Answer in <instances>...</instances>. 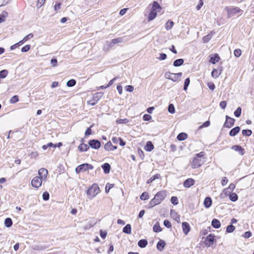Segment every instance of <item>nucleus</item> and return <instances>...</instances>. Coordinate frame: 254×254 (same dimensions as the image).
I'll return each mask as SVG.
<instances>
[{
  "label": "nucleus",
  "mask_w": 254,
  "mask_h": 254,
  "mask_svg": "<svg viewBox=\"0 0 254 254\" xmlns=\"http://www.w3.org/2000/svg\"><path fill=\"white\" fill-rule=\"evenodd\" d=\"M167 195V191L165 190L158 192L149 203V207L152 208L154 206L161 203Z\"/></svg>",
  "instance_id": "f257e3e1"
},
{
  "label": "nucleus",
  "mask_w": 254,
  "mask_h": 254,
  "mask_svg": "<svg viewBox=\"0 0 254 254\" xmlns=\"http://www.w3.org/2000/svg\"><path fill=\"white\" fill-rule=\"evenodd\" d=\"M99 188L97 184L92 185L87 190V194L89 199L94 197L99 192Z\"/></svg>",
  "instance_id": "f03ea898"
},
{
  "label": "nucleus",
  "mask_w": 254,
  "mask_h": 254,
  "mask_svg": "<svg viewBox=\"0 0 254 254\" xmlns=\"http://www.w3.org/2000/svg\"><path fill=\"white\" fill-rule=\"evenodd\" d=\"M225 10L227 12V16L228 18L234 16L237 13H240L243 11L238 7H228L225 8Z\"/></svg>",
  "instance_id": "7ed1b4c3"
},
{
  "label": "nucleus",
  "mask_w": 254,
  "mask_h": 254,
  "mask_svg": "<svg viewBox=\"0 0 254 254\" xmlns=\"http://www.w3.org/2000/svg\"><path fill=\"white\" fill-rule=\"evenodd\" d=\"M42 181L43 179L40 177H35L31 181V185L33 187L38 189L41 186Z\"/></svg>",
  "instance_id": "20e7f679"
},
{
  "label": "nucleus",
  "mask_w": 254,
  "mask_h": 254,
  "mask_svg": "<svg viewBox=\"0 0 254 254\" xmlns=\"http://www.w3.org/2000/svg\"><path fill=\"white\" fill-rule=\"evenodd\" d=\"M93 167L91 165L88 164H83L76 167L75 171L77 173H79L80 172H83L88 170L90 169H92Z\"/></svg>",
  "instance_id": "39448f33"
},
{
  "label": "nucleus",
  "mask_w": 254,
  "mask_h": 254,
  "mask_svg": "<svg viewBox=\"0 0 254 254\" xmlns=\"http://www.w3.org/2000/svg\"><path fill=\"white\" fill-rule=\"evenodd\" d=\"M234 119L230 118L228 116H226V121L224 124V127L227 128H230L234 125Z\"/></svg>",
  "instance_id": "423d86ee"
},
{
  "label": "nucleus",
  "mask_w": 254,
  "mask_h": 254,
  "mask_svg": "<svg viewBox=\"0 0 254 254\" xmlns=\"http://www.w3.org/2000/svg\"><path fill=\"white\" fill-rule=\"evenodd\" d=\"M89 145L92 148L98 149L101 146V143L98 140L93 139V140L89 141Z\"/></svg>",
  "instance_id": "0eeeda50"
},
{
  "label": "nucleus",
  "mask_w": 254,
  "mask_h": 254,
  "mask_svg": "<svg viewBox=\"0 0 254 254\" xmlns=\"http://www.w3.org/2000/svg\"><path fill=\"white\" fill-rule=\"evenodd\" d=\"M48 171L44 168H41L38 171V175L40 178H42L43 181H45L48 175Z\"/></svg>",
  "instance_id": "6e6552de"
},
{
  "label": "nucleus",
  "mask_w": 254,
  "mask_h": 254,
  "mask_svg": "<svg viewBox=\"0 0 254 254\" xmlns=\"http://www.w3.org/2000/svg\"><path fill=\"white\" fill-rule=\"evenodd\" d=\"M214 242V236L211 234H209L208 236H207L205 241V245L207 247H210Z\"/></svg>",
  "instance_id": "1a4fd4ad"
},
{
  "label": "nucleus",
  "mask_w": 254,
  "mask_h": 254,
  "mask_svg": "<svg viewBox=\"0 0 254 254\" xmlns=\"http://www.w3.org/2000/svg\"><path fill=\"white\" fill-rule=\"evenodd\" d=\"M182 225L183 232L185 235H188L190 230L189 224L186 222H184L182 223Z\"/></svg>",
  "instance_id": "9d476101"
},
{
  "label": "nucleus",
  "mask_w": 254,
  "mask_h": 254,
  "mask_svg": "<svg viewBox=\"0 0 254 254\" xmlns=\"http://www.w3.org/2000/svg\"><path fill=\"white\" fill-rule=\"evenodd\" d=\"M194 180L191 178H189L184 182L183 185L185 188H189L193 186L194 184Z\"/></svg>",
  "instance_id": "9b49d317"
},
{
  "label": "nucleus",
  "mask_w": 254,
  "mask_h": 254,
  "mask_svg": "<svg viewBox=\"0 0 254 254\" xmlns=\"http://www.w3.org/2000/svg\"><path fill=\"white\" fill-rule=\"evenodd\" d=\"M165 77L167 79L172 80L173 81H177L176 76L175 73H173L170 72H167L165 74Z\"/></svg>",
  "instance_id": "f8f14e48"
},
{
  "label": "nucleus",
  "mask_w": 254,
  "mask_h": 254,
  "mask_svg": "<svg viewBox=\"0 0 254 254\" xmlns=\"http://www.w3.org/2000/svg\"><path fill=\"white\" fill-rule=\"evenodd\" d=\"M170 214L171 217L178 223L180 222V216L174 210H171Z\"/></svg>",
  "instance_id": "ddd939ff"
},
{
  "label": "nucleus",
  "mask_w": 254,
  "mask_h": 254,
  "mask_svg": "<svg viewBox=\"0 0 254 254\" xmlns=\"http://www.w3.org/2000/svg\"><path fill=\"white\" fill-rule=\"evenodd\" d=\"M104 148L106 150H114L117 148V146H114L112 145L111 142L109 141L106 143L104 146Z\"/></svg>",
  "instance_id": "4468645a"
},
{
  "label": "nucleus",
  "mask_w": 254,
  "mask_h": 254,
  "mask_svg": "<svg viewBox=\"0 0 254 254\" xmlns=\"http://www.w3.org/2000/svg\"><path fill=\"white\" fill-rule=\"evenodd\" d=\"M161 9V7L157 1H154L152 4V10L156 11L157 12H160Z\"/></svg>",
  "instance_id": "2eb2a0df"
},
{
  "label": "nucleus",
  "mask_w": 254,
  "mask_h": 254,
  "mask_svg": "<svg viewBox=\"0 0 254 254\" xmlns=\"http://www.w3.org/2000/svg\"><path fill=\"white\" fill-rule=\"evenodd\" d=\"M232 148L242 155L244 153V149L240 145H234Z\"/></svg>",
  "instance_id": "dca6fc26"
},
{
  "label": "nucleus",
  "mask_w": 254,
  "mask_h": 254,
  "mask_svg": "<svg viewBox=\"0 0 254 254\" xmlns=\"http://www.w3.org/2000/svg\"><path fill=\"white\" fill-rule=\"evenodd\" d=\"M220 60V57L217 54H215L213 55H212L210 57V62H211L213 64H215L216 63L218 62Z\"/></svg>",
  "instance_id": "f3484780"
},
{
  "label": "nucleus",
  "mask_w": 254,
  "mask_h": 254,
  "mask_svg": "<svg viewBox=\"0 0 254 254\" xmlns=\"http://www.w3.org/2000/svg\"><path fill=\"white\" fill-rule=\"evenodd\" d=\"M240 130L239 127H236L232 128L229 132V135L231 136H235Z\"/></svg>",
  "instance_id": "a211bd4d"
},
{
  "label": "nucleus",
  "mask_w": 254,
  "mask_h": 254,
  "mask_svg": "<svg viewBox=\"0 0 254 254\" xmlns=\"http://www.w3.org/2000/svg\"><path fill=\"white\" fill-rule=\"evenodd\" d=\"M202 163L200 162V160H192L191 166L192 168L195 169L200 166Z\"/></svg>",
  "instance_id": "6ab92c4d"
},
{
  "label": "nucleus",
  "mask_w": 254,
  "mask_h": 254,
  "mask_svg": "<svg viewBox=\"0 0 254 254\" xmlns=\"http://www.w3.org/2000/svg\"><path fill=\"white\" fill-rule=\"evenodd\" d=\"M212 204L211 198L209 197H207L205 198L204 201V205L206 208H209Z\"/></svg>",
  "instance_id": "aec40b11"
},
{
  "label": "nucleus",
  "mask_w": 254,
  "mask_h": 254,
  "mask_svg": "<svg viewBox=\"0 0 254 254\" xmlns=\"http://www.w3.org/2000/svg\"><path fill=\"white\" fill-rule=\"evenodd\" d=\"M102 168L104 170V172L105 174H108L110 172L111 167L109 164L108 163H104L102 165Z\"/></svg>",
  "instance_id": "412c9836"
},
{
  "label": "nucleus",
  "mask_w": 254,
  "mask_h": 254,
  "mask_svg": "<svg viewBox=\"0 0 254 254\" xmlns=\"http://www.w3.org/2000/svg\"><path fill=\"white\" fill-rule=\"evenodd\" d=\"M211 225L215 228H219L221 226L220 222L216 219H213L211 222Z\"/></svg>",
  "instance_id": "4be33fe9"
},
{
  "label": "nucleus",
  "mask_w": 254,
  "mask_h": 254,
  "mask_svg": "<svg viewBox=\"0 0 254 254\" xmlns=\"http://www.w3.org/2000/svg\"><path fill=\"white\" fill-rule=\"evenodd\" d=\"M145 149L147 151H150L154 148V146L151 141H147L144 147Z\"/></svg>",
  "instance_id": "5701e85b"
},
{
  "label": "nucleus",
  "mask_w": 254,
  "mask_h": 254,
  "mask_svg": "<svg viewBox=\"0 0 254 254\" xmlns=\"http://www.w3.org/2000/svg\"><path fill=\"white\" fill-rule=\"evenodd\" d=\"M147 244V241L145 239H142L138 242V246L141 248H145Z\"/></svg>",
  "instance_id": "b1692460"
},
{
  "label": "nucleus",
  "mask_w": 254,
  "mask_h": 254,
  "mask_svg": "<svg viewBox=\"0 0 254 254\" xmlns=\"http://www.w3.org/2000/svg\"><path fill=\"white\" fill-rule=\"evenodd\" d=\"M8 12L3 11L2 12V13L0 14V23L4 21L5 19L8 16Z\"/></svg>",
  "instance_id": "393cba45"
},
{
  "label": "nucleus",
  "mask_w": 254,
  "mask_h": 254,
  "mask_svg": "<svg viewBox=\"0 0 254 254\" xmlns=\"http://www.w3.org/2000/svg\"><path fill=\"white\" fill-rule=\"evenodd\" d=\"M188 137V135L187 133L184 132H182L179 133L177 136V139L180 141L184 140Z\"/></svg>",
  "instance_id": "a878e982"
},
{
  "label": "nucleus",
  "mask_w": 254,
  "mask_h": 254,
  "mask_svg": "<svg viewBox=\"0 0 254 254\" xmlns=\"http://www.w3.org/2000/svg\"><path fill=\"white\" fill-rule=\"evenodd\" d=\"M184 62V61L183 59H179L175 60L174 62L173 65L174 66L178 67V66L182 65L183 64Z\"/></svg>",
  "instance_id": "bb28decb"
},
{
  "label": "nucleus",
  "mask_w": 254,
  "mask_h": 254,
  "mask_svg": "<svg viewBox=\"0 0 254 254\" xmlns=\"http://www.w3.org/2000/svg\"><path fill=\"white\" fill-rule=\"evenodd\" d=\"M157 16V12L151 10L149 14L148 20L151 21L153 20Z\"/></svg>",
  "instance_id": "cd10ccee"
},
{
  "label": "nucleus",
  "mask_w": 254,
  "mask_h": 254,
  "mask_svg": "<svg viewBox=\"0 0 254 254\" xmlns=\"http://www.w3.org/2000/svg\"><path fill=\"white\" fill-rule=\"evenodd\" d=\"M174 23L173 21L171 20H168L165 24V28L167 30H170L172 28Z\"/></svg>",
  "instance_id": "c85d7f7f"
},
{
  "label": "nucleus",
  "mask_w": 254,
  "mask_h": 254,
  "mask_svg": "<svg viewBox=\"0 0 254 254\" xmlns=\"http://www.w3.org/2000/svg\"><path fill=\"white\" fill-rule=\"evenodd\" d=\"M165 245V242L163 241L160 240L157 243V248L158 250L162 251L164 249Z\"/></svg>",
  "instance_id": "c756f323"
},
{
  "label": "nucleus",
  "mask_w": 254,
  "mask_h": 254,
  "mask_svg": "<svg viewBox=\"0 0 254 254\" xmlns=\"http://www.w3.org/2000/svg\"><path fill=\"white\" fill-rule=\"evenodd\" d=\"M89 148V146L86 144H84V143H81L79 146H78V149L81 151H86Z\"/></svg>",
  "instance_id": "7c9ffc66"
},
{
  "label": "nucleus",
  "mask_w": 254,
  "mask_h": 254,
  "mask_svg": "<svg viewBox=\"0 0 254 254\" xmlns=\"http://www.w3.org/2000/svg\"><path fill=\"white\" fill-rule=\"evenodd\" d=\"M124 233L129 234L131 233V225L127 224L123 230Z\"/></svg>",
  "instance_id": "2f4dec72"
},
{
  "label": "nucleus",
  "mask_w": 254,
  "mask_h": 254,
  "mask_svg": "<svg viewBox=\"0 0 254 254\" xmlns=\"http://www.w3.org/2000/svg\"><path fill=\"white\" fill-rule=\"evenodd\" d=\"M235 188V185L233 184H231L228 188L225 189L223 190V192L224 193H227L228 192H229V190H231V191H232L234 190Z\"/></svg>",
  "instance_id": "473e14b6"
},
{
  "label": "nucleus",
  "mask_w": 254,
  "mask_h": 254,
  "mask_svg": "<svg viewBox=\"0 0 254 254\" xmlns=\"http://www.w3.org/2000/svg\"><path fill=\"white\" fill-rule=\"evenodd\" d=\"M153 230L155 232H160L162 231V229L158 222L154 225Z\"/></svg>",
  "instance_id": "72a5a7b5"
},
{
  "label": "nucleus",
  "mask_w": 254,
  "mask_h": 254,
  "mask_svg": "<svg viewBox=\"0 0 254 254\" xmlns=\"http://www.w3.org/2000/svg\"><path fill=\"white\" fill-rule=\"evenodd\" d=\"M4 225L6 227H10L12 225V221L11 218H7L5 219Z\"/></svg>",
  "instance_id": "f704fd0d"
},
{
  "label": "nucleus",
  "mask_w": 254,
  "mask_h": 254,
  "mask_svg": "<svg viewBox=\"0 0 254 254\" xmlns=\"http://www.w3.org/2000/svg\"><path fill=\"white\" fill-rule=\"evenodd\" d=\"M230 199L232 201H236L238 200V196L236 193H231L229 195Z\"/></svg>",
  "instance_id": "c9c22d12"
},
{
  "label": "nucleus",
  "mask_w": 254,
  "mask_h": 254,
  "mask_svg": "<svg viewBox=\"0 0 254 254\" xmlns=\"http://www.w3.org/2000/svg\"><path fill=\"white\" fill-rule=\"evenodd\" d=\"M46 248L47 247L45 246L35 245L33 247V249L35 251H42Z\"/></svg>",
  "instance_id": "e433bc0d"
},
{
  "label": "nucleus",
  "mask_w": 254,
  "mask_h": 254,
  "mask_svg": "<svg viewBox=\"0 0 254 254\" xmlns=\"http://www.w3.org/2000/svg\"><path fill=\"white\" fill-rule=\"evenodd\" d=\"M220 74L221 72H219L216 69H214L211 72V75L214 78H217Z\"/></svg>",
  "instance_id": "4c0bfd02"
},
{
  "label": "nucleus",
  "mask_w": 254,
  "mask_h": 254,
  "mask_svg": "<svg viewBox=\"0 0 254 254\" xmlns=\"http://www.w3.org/2000/svg\"><path fill=\"white\" fill-rule=\"evenodd\" d=\"M242 133L243 135L249 136L252 134V131L251 129H243Z\"/></svg>",
  "instance_id": "58836bf2"
},
{
  "label": "nucleus",
  "mask_w": 254,
  "mask_h": 254,
  "mask_svg": "<svg viewBox=\"0 0 254 254\" xmlns=\"http://www.w3.org/2000/svg\"><path fill=\"white\" fill-rule=\"evenodd\" d=\"M212 38L211 34H208L204 36L202 38L203 43H207Z\"/></svg>",
  "instance_id": "ea45409f"
},
{
  "label": "nucleus",
  "mask_w": 254,
  "mask_h": 254,
  "mask_svg": "<svg viewBox=\"0 0 254 254\" xmlns=\"http://www.w3.org/2000/svg\"><path fill=\"white\" fill-rule=\"evenodd\" d=\"M8 73V71L7 70L3 69L0 71V78H5Z\"/></svg>",
  "instance_id": "a19ab883"
},
{
  "label": "nucleus",
  "mask_w": 254,
  "mask_h": 254,
  "mask_svg": "<svg viewBox=\"0 0 254 254\" xmlns=\"http://www.w3.org/2000/svg\"><path fill=\"white\" fill-rule=\"evenodd\" d=\"M235 230V227L232 225H230L227 227L226 232L227 233H232Z\"/></svg>",
  "instance_id": "79ce46f5"
},
{
  "label": "nucleus",
  "mask_w": 254,
  "mask_h": 254,
  "mask_svg": "<svg viewBox=\"0 0 254 254\" xmlns=\"http://www.w3.org/2000/svg\"><path fill=\"white\" fill-rule=\"evenodd\" d=\"M76 84V81L74 79H70L66 82V86L68 87H72Z\"/></svg>",
  "instance_id": "37998d69"
},
{
  "label": "nucleus",
  "mask_w": 254,
  "mask_h": 254,
  "mask_svg": "<svg viewBox=\"0 0 254 254\" xmlns=\"http://www.w3.org/2000/svg\"><path fill=\"white\" fill-rule=\"evenodd\" d=\"M140 198L142 200H147L149 198V194L147 192H144L142 193Z\"/></svg>",
  "instance_id": "c03bdc74"
},
{
  "label": "nucleus",
  "mask_w": 254,
  "mask_h": 254,
  "mask_svg": "<svg viewBox=\"0 0 254 254\" xmlns=\"http://www.w3.org/2000/svg\"><path fill=\"white\" fill-rule=\"evenodd\" d=\"M190 83V79L189 78H187L185 79L184 85V90H187L188 87L189 86Z\"/></svg>",
  "instance_id": "a18cd8bd"
},
{
  "label": "nucleus",
  "mask_w": 254,
  "mask_h": 254,
  "mask_svg": "<svg viewBox=\"0 0 254 254\" xmlns=\"http://www.w3.org/2000/svg\"><path fill=\"white\" fill-rule=\"evenodd\" d=\"M122 42H123V39L122 38H118L113 39L111 42L110 45H111L112 44H117L119 43H121Z\"/></svg>",
  "instance_id": "49530a36"
},
{
  "label": "nucleus",
  "mask_w": 254,
  "mask_h": 254,
  "mask_svg": "<svg viewBox=\"0 0 254 254\" xmlns=\"http://www.w3.org/2000/svg\"><path fill=\"white\" fill-rule=\"evenodd\" d=\"M242 109L241 107H238L236 110L234 112V115L236 117H239L241 115Z\"/></svg>",
  "instance_id": "de8ad7c7"
},
{
  "label": "nucleus",
  "mask_w": 254,
  "mask_h": 254,
  "mask_svg": "<svg viewBox=\"0 0 254 254\" xmlns=\"http://www.w3.org/2000/svg\"><path fill=\"white\" fill-rule=\"evenodd\" d=\"M168 111L171 114H174L175 112L174 106L172 104H169L168 106Z\"/></svg>",
  "instance_id": "09e8293b"
},
{
  "label": "nucleus",
  "mask_w": 254,
  "mask_h": 254,
  "mask_svg": "<svg viewBox=\"0 0 254 254\" xmlns=\"http://www.w3.org/2000/svg\"><path fill=\"white\" fill-rule=\"evenodd\" d=\"M18 101V96L14 95L10 100V103L14 104Z\"/></svg>",
  "instance_id": "8fccbe9b"
},
{
  "label": "nucleus",
  "mask_w": 254,
  "mask_h": 254,
  "mask_svg": "<svg viewBox=\"0 0 254 254\" xmlns=\"http://www.w3.org/2000/svg\"><path fill=\"white\" fill-rule=\"evenodd\" d=\"M117 124H127L128 122V120L127 119H118L116 121Z\"/></svg>",
  "instance_id": "3c124183"
},
{
  "label": "nucleus",
  "mask_w": 254,
  "mask_h": 254,
  "mask_svg": "<svg viewBox=\"0 0 254 254\" xmlns=\"http://www.w3.org/2000/svg\"><path fill=\"white\" fill-rule=\"evenodd\" d=\"M241 50L239 49H236L234 52L235 56L237 58L239 57L241 55Z\"/></svg>",
  "instance_id": "603ef678"
},
{
  "label": "nucleus",
  "mask_w": 254,
  "mask_h": 254,
  "mask_svg": "<svg viewBox=\"0 0 254 254\" xmlns=\"http://www.w3.org/2000/svg\"><path fill=\"white\" fill-rule=\"evenodd\" d=\"M114 184L108 183L105 187V191L106 192H108L110 190L114 187Z\"/></svg>",
  "instance_id": "864d4df0"
},
{
  "label": "nucleus",
  "mask_w": 254,
  "mask_h": 254,
  "mask_svg": "<svg viewBox=\"0 0 254 254\" xmlns=\"http://www.w3.org/2000/svg\"><path fill=\"white\" fill-rule=\"evenodd\" d=\"M171 201L174 205H177L178 203V198L176 196H172L171 197Z\"/></svg>",
  "instance_id": "5fc2aeb1"
},
{
  "label": "nucleus",
  "mask_w": 254,
  "mask_h": 254,
  "mask_svg": "<svg viewBox=\"0 0 254 254\" xmlns=\"http://www.w3.org/2000/svg\"><path fill=\"white\" fill-rule=\"evenodd\" d=\"M42 196L43 199L44 200H48L49 199V193L48 192L45 191L43 193Z\"/></svg>",
  "instance_id": "6e6d98bb"
},
{
  "label": "nucleus",
  "mask_w": 254,
  "mask_h": 254,
  "mask_svg": "<svg viewBox=\"0 0 254 254\" xmlns=\"http://www.w3.org/2000/svg\"><path fill=\"white\" fill-rule=\"evenodd\" d=\"M30 49V45H27L25 46L24 47H22L21 49V52H28Z\"/></svg>",
  "instance_id": "4d7b16f0"
},
{
  "label": "nucleus",
  "mask_w": 254,
  "mask_h": 254,
  "mask_svg": "<svg viewBox=\"0 0 254 254\" xmlns=\"http://www.w3.org/2000/svg\"><path fill=\"white\" fill-rule=\"evenodd\" d=\"M107 232L106 231H104L103 230H100V235L102 238L105 239L107 236Z\"/></svg>",
  "instance_id": "13d9d810"
},
{
  "label": "nucleus",
  "mask_w": 254,
  "mask_h": 254,
  "mask_svg": "<svg viewBox=\"0 0 254 254\" xmlns=\"http://www.w3.org/2000/svg\"><path fill=\"white\" fill-rule=\"evenodd\" d=\"M10 0H0V6L6 5Z\"/></svg>",
  "instance_id": "bf43d9fd"
},
{
  "label": "nucleus",
  "mask_w": 254,
  "mask_h": 254,
  "mask_svg": "<svg viewBox=\"0 0 254 254\" xmlns=\"http://www.w3.org/2000/svg\"><path fill=\"white\" fill-rule=\"evenodd\" d=\"M61 8V3L60 2L57 3L54 6L55 11H58Z\"/></svg>",
  "instance_id": "052dcab7"
},
{
  "label": "nucleus",
  "mask_w": 254,
  "mask_h": 254,
  "mask_svg": "<svg viewBox=\"0 0 254 254\" xmlns=\"http://www.w3.org/2000/svg\"><path fill=\"white\" fill-rule=\"evenodd\" d=\"M164 225L165 226H166V227H167L168 228H170L171 227V222L168 220H164Z\"/></svg>",
  "instance_id": "680f3d73"
},
{
  "label": "nucleus",
  "mask_w": 254,
  "mask_h": 254,
  "mask_svg": "<svg viewBox=\"0 0 254 254\" xmlns=\"http://www.w3.org/2000/svg\"><path fill=\"white\" fill-rule=\"evenodd\" d=\"M143 119L145 121H150L151 119V116L148 114H145L143 117Z\"/></svg>",
  "instance_id": "e2e57ef3"
},
{
  "label": "nucleus",
  "mask_w": 254,
  "mask_h": 254,
  "mask_svg": "<svg viewBox=\"0 0 254 254\" xmlns=\"http://www.w3.org/2000/svg\"><path fill=\"white\" fill-rule=\"evenodd\" d=\"M125 88H126V90L127 91H128L129 92H132L134 89L133 87L131 85H127L125 87Z\"/></svg>",
  "instance_id": "0e129e2a"
},
{
  "label": "nucleus",
  "mask_w": 254,
  "mask_h": 254,
  "mask_svg": "<svg viewBox=\"0 0 254 254\" xmlns=\"http://www.w3.org/2000/svg\"><path fill=\"white\" fill-rule=\"evenodd\" d=\"M33 37V34L32 33L29 34L25 37L23 38V41H25V42L27 41L28 40L32 38Z\"/></svg>",
  "instance_id": "69168bd1"
},
{
  "label": "nucleus",
  "mask_w": 254,
  "mask_h": 254,
  "mask_svg": "<svg viewBox=\"0 0 254 254\" xmlns=\"http://www.w3.org/2000/svg\"><path fill=\"white\" fill-rule=\"evenodd\" d=\"M203 1L202 0H199V3L197 4V5H196V8L197 10H199L201 6L203 5Z\"/></svg>",
  "instance_id": "338daca9"
},
{
  "label": "nucleus",
  "mask_w": 254,
  "mask_h": 254,
  "mask_svg": "<svg viewBox=\"0 0 254 254\" xmlns=\"http://www.w3.org/2000/svg\"><path fill=\"white\" fill-rule=\"evenodd\" d=\"M227 106V102L225 101H221L220 103V106L223 109H224Z\"/></svg>",
  "instance_id": "774afa93"
}]
</instances>
